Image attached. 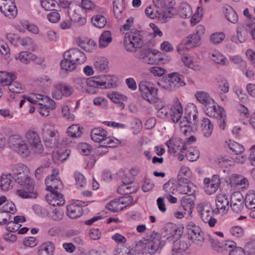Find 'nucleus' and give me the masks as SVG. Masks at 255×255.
<instances>
[{"label": "nucleus", "instance_id": "nucleus-1", "mask_svg": "<svg viewBox=\"0 0 255 255\" xmlns=\"http://www.w3.org/2000/svg\"><path fill=\"white\" fill-rule=\"evenodd\" d=\"M0 187L3 191H8L14 182L24 188L16 190L15 195L23 199H35L38 194L34 189V181L30 176H0Z\"/></svg>", "mask_w": 255, "mask_h": 255}, {"label": "nucleus", "instance_id": "nucleus-2", "mask_svg": "<svg viewBox=\"0 0 255 255\" xmlns=\"http://www.w3.org/2000/svg\"><path fill=\"white\" fill-rule=\"evenodd\" d=\"M75 88L83 93L94 94L98 92L99 87H106L107 76L102 75L98 76L85 78L78 77L73 81Z\"/></svg>", "mask_w": 255, "mask_h": 255}, {"label": "nucleus", "instance_id": "nucleus-3", "mask_svg": "<svg viewBox=\"0 0 255 255\" xmlns=\"http://www.w3.org/2000/svg\"><path fill=\"white\" fill-rule=\"evenodd\" d=\"M164 244V241H161L160 237L157 235H155L153 237H151L149 239L139 241V246L143 255H153Z\"/></svg>", "mask_w": 255, "mask_h": 255}, {"label": "nucleus", "instance_id": "nucleus-4", "mask_svg": "<svg viewBox=\"0 0 255 255\" xmlns=\"http://www.w3.org/2000/svg\"><path fill=\"white\" fill-rule=\"evenodd\" d=\"M142 37L139 31L134 30L127 32L124 38V45L128 51L135 52L142 47Z\"/></svg>", "mask_w": 255, "mask_h": 255}, {"label": "nucleus", "instance_id": "nucleus-5", "mask_svg": "<svg viewBox=\"0 0 255 255\" xmlns=\"http://www.w3.org/2000/svg\"><path fill=\"white\" fill-rule=\"evenodd\" d=\"M142 98L150 104L156 103L158 101V89L154 84L146 81H141L138 85Z\"/></svg>", "mask_w": 255, "mask_h": 255}, {"label": "nucleus", "instance_id": "nucleus-6", "mask_svg": "<svg viewBox=\"0 0 255 255\" xmlns=\"http://www.w3.org/2000/svg\"><path fill=\"white\" fill-rule=\"evenodd\" d=\"M10 146L19 155L26 157L32 153V149L25 139L18 135H13L9 138Z\"/></svg>", "mask_w": 255, "mask_h": 255}, {"label": "nucleus", "instance_id": "nucleus-7", "mask_svg": "<svg viewBox=\"0 0 255 255\" xmlns=\"http://www.w3.org/2000/svg\"><path fill=\"white\" fill-rule=\"evenodd\" d=\"M204 111L209 117L215 118L218 120L220 128L224 129L226 127V115L223 108L219 106L215 101L213 104L204 108Z\"/></svg>", "mask_w": 255, "mask_h": 255}, {"label": "nucleus", "instance_id": "nucleus-8", "mask_svg": "<svg viewBox=\"0 0 255 255\" xmlns=\"http://www.w3.org/2000/svg\"><path fill=\"white\" fill-rule=\"evenodd\" d=\"M185 85V83L182 78V76L178 73L173 72L167 74L163 78L161 86L165 90L172 92L177 90Z\"/></svg>", "mask_w": 255, "mask_h": 255}, {"label": "nucleus", "instance_id": "nucleus-9", "mask_svg": "<svg viewBox=\"0 0 255 255\" xmlns=\"http://www.w3.org/2000/svg\"><path fill=\"white\" fill-rule=\"evenodd\" d=\"M197 210L205 223H207L210 227L215 226L217 220L213 217L214 210L210 203L206 202L201 203L197 205Z\"/></svg>", "mask_w": 255, "mask_h": 255}, {"label": "nucleus", "instance_id": "nucleus-10", "mask_svg": "<svg viewBox=\"0 0 255 255\" xmlns=\"http://www.w3.org/2000/svg\"><path fill=\"white\" fill-rule=\"evenodd\" d=\"M186 228L188 234V237L186 238L198 245H202L205 240V237L200 227L194 222H190L188 223Z\"/></svg>", "mask_w": 255, "mask_h": 255}, {"label": "nucleus", "instance_id": "nucleus-11", "mask_svg": "<svg viewBox=\"0 0 255 255\" xmlns=\"http://www.w3.org/2000/svg\"><path fill=\"white\" fill-rule=\"evenodd\" d=\"M53 87L54 90L52 92V96L56 100H61L63 97H69L74 92L72 86L62 82L54 84Z\"/></svg>", "mask_w": 255, "mask_h": 255}, {"label": "nucleus", "instance_id": "nucleus-12", "mask_svg": "<svg viewBox=\"0 0 255 255\" xmlns=\"http://www.w3.org/2000/svg\"><path fill=\"white\" fill-rule=\"evenodd\" d=\"M24 138L29 146V147L32 149V153L40 154L43 152V146L40 137L36 132L29 131L26 133Z\"/></svg>", "mask_w": 255, "mask_h": 255}, {"label": "nucleus", "instance_id": "nucleus-13", "mask_svg": "<svg viewBox=\"0 0 255 255\" xmlns=\"http://www.w3.org/2000/svg\"><path fill=\"white\" fill-rule=\"evenodd\" d=\"M198 111L196 106L193 103H189L185 109V116L181 120V126H189V124H196L197 120Z\"/></svg>", "mask_w": 255, "mask_h": 255}, {"label": "nucleus", "instance_id": "nucleus-14", "mask_svg": "<svg viewBox=\"0 0 255 255\" xmlns=\"http://www.w3.org/2000/svg\"><path fill=\"white\" fill-rule=\"evenodd\" d=\"M166 145L168 147V151L170 153H185L187 149V145L184 141L180 138H171L167 141Z\"/></svg>", "mask_w": 255, "mask_h": 255}, {"label": "nucleus", "instance_id": "nucleus-15", "mask_svg": "<svg viewBox=\"0 0 255 255\" xmlns=\"http://www.w3.org/2000/svg\"><path fill=\"white\" fill-rule=\"evenodd\" d=\"M0 12L9 18H13L17 15V10L14 0H0Z\"/></svg>", "mask_w": 255, "mask_h": 255}, {"label": "nucleus", "instance_id": "nucleus-16", "mask_svg": "<svg viewBox=\"0 0 255 255\" xmlns=\"http://www.w3.org/2000/svg\"><path fill=\"white\" fill-rule=\"evenodd\" d=\"M89 202L77 201L67 207V215L71 219H76L83 214L82 207L88 205Z\"/></svg>", "mask_w": 255, "mask_h": 255}, {"label": "nucleus", "instance_id": "nucleus-17", "mask_svg": "<svg viewBox=\"0 0 255 255\" xmlns=\"http://www.w3.org/2000/svg\"><path fill=\"white\" fill-rule=\"evenodd\" d=\"M64 56L70 58L76 65L85 63L87 59L85 54L76 48H73L65 51Z\"/></svg>", "mask_w": 255, "mask_h": 255}, {"label": "nucleus", "instance_id": "nucleus-18", "mask_svg": "<svg viewBox=\"0 0 255 255\" xmlns=\"http://www.w3.org/2000/svg\"><path fill=\"white\" fill-rule=\"evenodd\" d=\"M230 202L233 212L239 213L243 209L245 200L243 195L240 192H235L232 194Z\"/></svg>", "mask_w": 255, "mask_h": 255}, {"label": "nucleus", "instance_id": "nucleus-19", "mask_svg": "<svg viewBox=\"0 0 255 255\" xmlns=\"http://www.w3.org/2000/svg\"><path fill=\"white\" fill-rule=\"evenodd\" d=\"M189 241L186 237H181L174 242L172 255H185L186 250L189 247Z\"/></svg>", "mask_w": 255, "mask_h": 255}, {"label": "nucleus", "instance_id": "nucleus-20", "mask_svg": "<svg viewBox=\"0 0 255 255\" xmlns=\"http://www.w3.org/2000/svg\"><path fill=\"white\" fill-rule=\"evenodd\" d=\"M205 192L208 195H211L217 191L220 185L219 176H209L204 179Z\"/></svg>", "mask_w": 255, "mask_h": 255}, {"label": "nucleus", "instance_id": "nucleus-21", "mask_svg": "<svg viewBox=\"0 0 255 255\" xmlns=\"http://www.w3.org/2000/svg\"><path fill=\"white\" fill-rule=\"evenodd\" d=\"M183 108L179 99L177 98L174 100V103L171 106L170 110V115L172 121L177 123L183 119L181 116L183 114Z\"/></svg>", "mask_w": 255, "mask_h": 255}, {"label": "nucleus", "instance_id": "nucleus-22", "mask_svg": "<svg viewBox=\"0 0 255 255\" xmlns=\"http://www.w3.org/2000/svg\"><path fill=\"white\" fill-rule=\"evenodd\" d=\"M26 99L31 104L43 107L51 104V101H52L54 103V109L55 108L56 104L55 102L49 97L42 95L34 94L30 97H27Z\"/></svg>", "mask_w": 255, "mask_h": 255}, {"label": "nucleus", "instance_id": "nucleus-23", "mask_svg": "<svg viewBox=\"0 0 255 255\" xmlns=\"http://www.w3.org/2000/svg\"><path fill=\"white\" fill-rule=\"evenodd\" d=\"M45 199L53 206H62L65 202L63 195L58 191L50 192L46 195Z\"/></svg>", "mask_w": 255, "mask_h": 255}, {"label": "nucleus", "instance_id": "nucleus-24", "mask_svg": "<svg viewBox=\"0 0 255 255\" xmlns=\"http://www.w3.org/2000/svg\"><path fill=\"white\" fill-rule=\"evenodd\" d=\"M216 210L222 214H226L229 209V201L226 194H219L216 199Z\"/></svg>", "mask_w": 255, "mask_h": 255}, {"label": "nucleus", "instance_id": "nucleus-25", "mask_svg": "<svg viewBox=\"0 0 255 255\" xmlns=\"http://www.w3.org/2000/svg\"><path fill=\"white\" fill-rule=\"evenodd\" d=\"M56 176H47L45 179L46 189L50 191H56V190H61L63 185L62 181Z\"/></svg>", "mask_w": 255, "mask_h": 255}, {"label": "nucleus", "instance_id": "nucleus-26", "mask_svg": "<svg viewBox=\"0 0 255 255\" xmlns=\"http://www.w3.org/2000/svg\"><path fill=\"white\" fill-rule=\"evenodd\" d=\"M194 196L185 195L181 200V206L184 211V214L191 215L195 206Z\"/></svg>", "mask_w": 255, "mask_h": 255}, {"label": "nucleus", "instance_id": "nucleus-27", "mask_svg": "<svg viewBox=\"0 0 255 255\" xmlns=\"http://www.w3.org/2000/svg\"><path fill=\"white\" fill-rule=\"evenodd\" d=\"M216 163L221 167L222 168L220 171V174L229 173V167L233 165L234 164V160L233 157L226 156L224 157H220L216 160Z\"/></svg>", "mask_w": 255, "mask_h": 255}, {"label": "nucleus", "instance_id": "nucleus-28", "mask_svg": "<svg viewBox=\"0 0 255 255\" xmlns=\"http://www.w3.org/2000/svg\"><path fill=\"white\" fill-rule=\"evenodd\" d=\"M77 42L79 47L88 52H92L97 46V43L94 40L87 38H79Z\"/></svg>", "mask_w": 255, "mask_h": 255}, {"label": "nucleus", "instance_id": "nucleus-29", "mask_svg": "<svg viewBox=\"0 0 255 255\" xmlns=\"http://www.w3.org/2000/svg\"><path fill=\"white\" fill-rule=\"evenodd\" d=\"M107 135V131L101 128H94L91 131V138L96 142L103 143Z\"/></svg>", "mask_w": 255, "mask_h": 255}, {"label": "nucleus", "instance_id": "nucleus-30", "mask_svg": "<svg viewBox=\"0 0 255 255\" xmlns=\"http://www.w3.org/2000/svg\"><path fill=\"white\" fill-rule=\"evenodd\" d=\"M165 235L168 236L167 239L173 238L177 239L182 234L181 230H178L176 225L169 223L167 224L163 228Z\"/></svg>", "mask_w": 255, "mask_h": 255}, {"label": "nucleus", "instance_id": "nucleus-31", "mask_svg": "<svg viewBox=\"0 0 255 255\" xmlns=\"http://www.w3.org/2000/svg\"><path fill=\"white\" fill-rule=\"evenodd\" d=\"M72 20L79 24L84 25L87 22V14L86 11L82 8H77L74 11L72 15Z\"/></svg>", "mask_w": 255, "mask_h": 255}, {"label": "nucleus", "instance_id": "nucleus-32", "mask_svg": "<svg viewBox=\"0 0 255 255\" xmlns=\"http://www.w3.org/2000/svg\"><path fill=\"white\" fill-rule=\"evenodd\" d=\"M42 136L43 138L59 136V133L55 127L50 124H44L43 126Z\"/></svg>", "mask_w": 255, "mask_h": 255}, {"label": "nucleus", "instance_id": "nucleus-33", "mask_svg": "<svg viewBox=\"0 0 255 255\" xmlns=\"http://www.w3.org/2000/svg\"><path fill=\"white\" fill-rule=\"evenodd\" d=\"M14 58L15 60H19L20 62L27 64L31 60H35L36 56L32 53L27 51H21L18 54H16Z\"/></svg>", "mask_w": 255, "mask_h": 255}, {"label": "nucleus", "instance_id": "nucleus-34", "mask_svg": "<svg viewBox=\"0 0 255 255\" xmlns=\"http://www.w3.org/2000/svg\"><path fill=\"white\" fill-rule=\"evenodd\" d=\"M195 96L197 100L204 106V108L213 104L214 100L205 92H198Z\"/></svg>", "mask_w": 255, "mask_h": 255}, {"label": "nucleus", "instance_id": "nucleus-35", "mask_svg": "<svg viewBox=\"0 0 255 255\" xmlns=\"http://www.w3.org/2000/svg\"><path fill=\"white\" fill-rule=\"evenodd\" d=\"M223 11L228 20L233 23H236L238 21V16L231 6L226 4L223 7Z\"/></svg>", "mask_w": 255, "mask_h": 255}, {"label": "nucleus", "instance_id": "nucleus-36", "mask_svg": "<svg viewBox=\"0 0 255 255\" xmlns=\"http://www.w3.org/2000/svg\"><path fill=\"white\" fill-rule=\"evenodd\" d=\"M64 59L62 60L60 63L61 70L60 73L61 75H62L63 73H64V75H65V72L72 71L77 67L76 64L70 59V58H68L66 57V56H64Z\"/></svg>", "mask_w": 255, "mask_h": 255}, {"label": "nucleus", "instance_id": "nucleus-37", "mask_svg": "<svg viewBox=\"0 0 255 255\" xmlns=\"http://www.w3.org/2000/svg\"><path fill=\"white\" fill-rule=\"evenodd\" d=\"M157 16L161 18L164 21L168 18H171L176 13V10L173 7H168L162 9L157 10Z\"/></svg>", "mask_w": 255, "mask_h": 255}, {"label": "nucleus", "instance_id": "nucleus-38", "mask_svg": "<svg viewBox=\"0 0 255 255\" xmlns=\"http://www.w3.org/2000/svg\"><path fill=\"white\" fill-rule=\"evenodd\" d=\"M12 171V173H8L5 174L2 173L1 175H11L12 174L15 175H18L20 174L27 175L30 173V171L28 167L24 164L21 163L13 166Z\"/></svg>", "mask_w": 255, "mask_h": 255}, {"label": "nucleus", "instance_id": "nucleus-39", "mask_svg": "<svg viewBox=\"0 0 255 255\" xmlns=\"http://www.w3.org/2000/svg\"><path fill=\"white\" fill-rule=\"evenodd\" d=\"M111 32L109 30L104 31L100 35L99 39V46L100 48H105L112 41Z\"/></svg>", "mask_w": 255, "mask_h": 255}, {"label": "nucleus", "instance_id": "nucleus-40", "mask_svg": "<svg viewBox=\"0 0 255 255\" xmlns=\"http://www.w3.org/2000/svg\"><path fill=\"white\" fill-rule=\"evenodd\" d=\"M201 130L206 137H209L212 134L213 130V125L211 121L208 118H203L201 123Z\"/></svg>", "mask_w": 255, "mask_h": 255}, {"label": "nucleus", "instance_id": "nucleus-41", "mask_svg": "<svg viewBox=\"0 0 255 255\" xmlns=\"http://www.w3.org/2000/svg\"><path fill=\"white\" fill-rule=\"evenodd\" d=\"M16 77L13 73L0 71V83L3 86H8V87Z\"/></svg>", "mask_w": 255, "mask_h": 255}, {"label": "nucleus", "instance_id": "nucleus-42", "mask_svg": "<svg viewBox=\"0 0 255 255\" xmlns=\"http://www.w3.org/2000/svg\"><path fill=\"white\" fill-rule=\"evenodd\" d=\"M181 60L185 66L194 70L198 71L201 69L199 65L195 64L194 58L189 54L183 55Z\"/></svg>", "mask_w": 255, "mask_h": 255}, {"label": "nucleus", "instance_id": "nucleus-43", "mask_svg": "<svg viewBox=\"0 0 255 255\" xmlns=\"http://www.w3.org/2000/svg\"><path fill=\"white\" fill-rule=\"evenodd\" d=\"M139 58L148 64H153L156 62L154 56L149 52V50L143 49L140 51Z\"/></svg>", "mask_w": 255, "mask_h": 255}, {"label": "nucleus", "instance_id": "nucleus-44", "mask_svg": "<svg viewBox=\"0 0 255 255\" xmlns=\"http://www.w3.org/2000/svg\"><path fill=\"white\" fill-rule=\"evenodd\" d=\"M54 249V245L52 242L45 243L39 247L38 255H53Z\"/></svg>", "mask_w": 255, "mask_h": 255}, {"label": "nucleus", "instance_id": "nucleus-45", "mask_svg": "<svg viewBox=\"0 0 255 255\" xmlns=\"http://www.w3.org/2000/svg\"><path fill=\"white\" fill-rule=\"evenodd\" d=\"M187 46L191 48L199 46L201 44V37L194 33L190 34L184 39Z\"/></svg>", "mask_w": 255, "mask_h": 255}, {"label": "nucleus", "instance_id": "nucleus-46", "mask_svg": "<svg viewBox=\"0 0 255 255\" xmlns=\"http://www.w3.org/2000/svg\"><path fill=\"white\" fill-rule=\"evenodd\" d=\"M82 127L78 124H74L70 126L67 131L69 136L72 138H78L81 136L82 133Z\"/></svg>", "mask_w": 255, "mask_h": 255}, {"label": "nucleus", "instance_id": "nucleus-47", "mask_svg": "<svg viewBox=\"0 0 255 255\" xmlns=\"http://www.w3.org/2000/svg\"><path fill=\"white\" fill-rule=\"evenodd\" d=\"M92 24L99 28H102L105 26L107 21L106 18L101 14H95L91 17Z\"/></svg>", "mask_w": 255, "mask_h": 255}, {"label": "nucleus", "instance_id": "nucleus-48", "mask_svg": "<svg viewBox=\"0 0 255 255\" xmlns=\"http://www.w3.org/2000/svg\"><path fill=\"white\" fill-rule=\"evenodd\" d=\"M113 9L115 15L118 19L122 18V13L125 9L124 0H114Z\"/></svg>", "mask_w": 255, "mask_h": 255}, {"label": "nucleus", "instance_id": "nucleus-49", "mask_svg": "<svg viewBox=\"0 0 255 255\" xmlns=\"http://www.w3.org/2000/svg\"><path fill=\"white\" fill-rule=\"evenodd\" d=\"M179 13L183 18H186L192 16V10L190 5L187 2L181 3L179 7Z\"/></svg>", "mask_w": 255, "mask_h": 255}, {"label": "nucleus", "instance_id": "nucleus-50", "mask_svg": "<svg viewBox=\"0 0 255 255\" xmlns=\"http://www.w3.org/2000/svg\"><path fill=\"white\" fill-rule=\"evenodd\" d=\"M212 60L221 65H227L229 63L227 58L218 51H214L211 54Z\"/></svg>", "mask_w": 255, "mask_h": 255}, {"label": "nucleus", "instance_id": "nucleus-51", "mask_svg": "<svg viewBox=\"0 0 255 255\" xmlns=\"http://www.w3.org/2000/svg\"><path fill=\"white\" fill-rule=\"evenodd\" d=\"M246 207L249 209L255 208V191H250L244 199Z\"/></svg>", "mask_w": 255, "mask_h": 255}, {"label": "nucleus", "instance_id": "nucleus-52", "mask_svg": "<svg viewBox=\"0 0 255 255\" xmlns=\"http://www.w3.org/2000/svg\"><path fill=\"white\" fill-rule=\"evenodd\" d=\"M108 63L107 59L105 57H98L96 59L94 66L97 71L101 72L107 68Z\"/></svg>", "mask_w": 255, "mask_h": 255}, {"label": "nucleus", "instance_id": "nucleus-53", "mask_svg": "<svg viewBox=\"0 0 255 255\" xmlns=\"http://www.w3.org/2000/svg\"><path fill=\"white\" fill-rule=\"evenodd\" d=\"M108 97L114 103H121L127 100V96L119 92H112L108 95Z\"/></svg>", "mask_w": 255, "mask_h": 255}, {"label": "nucleus", "instance_id": "nucleus-54", "mask_svg": "<svg viewBox=\"0 0 255 255\" xmlns=\"http://www.w3.org/2000/svg\"><path fill=\"white\" fill-rule=\"evenodd\" d=\"M8 88L10 92L15 93H21L24 91V87L21 83L17 81L12 82Z\"/></svg>", "mask_w": 255, "mask_h": 255}, {"label": "nucleus", "instance_id": "nucleus-55", "mask_svg": "<svg viewBox=\"0 0 255 255\" xmlns=\"http://www.w3.org/2000/svg\"><path fill=\"white\" fill-rule=\"evenodd\" d=\"M228 146L230 149L236 154H241L243 152L244 150V148L243 145L234 141H230Z\"/></svg>", "mask_w": 255, "mask_h": 255}, {"label": "nucleus", "instance_id": "nucleus-56", "mask_svg": "<svg viewBox=\"0 0 255 255\" xmlns=\"http://www.w3.org/2000/svg\"><path fill=\"white\" fill-rule=\"evenodd\" d=\"M40 4L46 10H53L55 9L57 3L54 0H41Z\"/></svg>", "mask_w": 255, "mask_h": 255}, {"label": "nucleus", "instance_id": "nucleus-57", "mask_svg": "<svg viewBox=\"0 0 255 255\" xmlns=\"http://www.w3.org/2000/svg\"><path fill=\"white\" fill-rule=\"evenodd\" d=\"M20 43L22 46H27L29 50L32 51L36 46L34 40L29 37H25L21 39Z\"/></svg>", "mask_w": 255, "mask_h": 255}, {"label": "nucleus", "instance_id": "nucleus-58", "mask_svg": "<svg viewBox=\"0 0 255 255\" xmlns=\"http://www.w3.org/2000/svg\"><path fill=\"white\" fill-rule=\"evenodd\" d=\"M243 176H234L233 184L237 186H240L241 188H246L249 186V181L246 178Z\"/></svg>", "mask_w": 255, "mask_h": 255}, {"label": "nucleus", "instance_id": "nucleus-59", "mask_svg": "<svg viewBox=\"0 0 255 255\" xmlns=\"http://www.w3.org/2000/svg\"><path fill=\"white\" fill-rule=\"evenodd\" d=\"M200 152L198 149L192 148L186 152L185 156L188 160L190 161H196L199 157Z\"/></svg>", "mask_w": 255, "mask_h": 255}, {"label": "nucleus", "instance_id": "nucleus-60", "mask_svg": "<svg viewBox=\"0 0 255 255\" xmlns=\"http://www.w3.org/2000/svg\"><path fill=\"white\" fill-rule=\"evenodd\" d=\"M51 105L50 104L48 105H46V107L38 106V111L41 116L44 117L49 116L50 110L54 109V103L52 101H51Z\"/></svg>", "mask_w": 255, "mask_h": 255}, {"label": "nucleus", "instance_id": "nucleus-61", "mask_svg": "<svg viewBox=\"0 0 255 255\" xmlns=\"http://www.w3.org/2000/svg\"><path fill=\"white\" fill-rule=\"evenodd\" d=\"M120 141L117 138L114 137H111L107 136V137L106 138L102 146L109 147H114L117 146V145L120 144Z\"/></svg>", "mask_w": 255, "mask_h": 255}, {"label": "nucleus", "instance_id": "nucleus-62", "mask_svg": "<svg viewBox=\"0 0 255 255\" xmlns=\"http://www.w3.org/2000/svg\"><path fill=\"white\" fill-rule=\"evenodd\" d=\"M0 211L6 212L9 214H14L16 211V209L13 203L10 201H7Z\"/></svg>", "mask_w": 255, "mask_h": 255}, {"label": "nucleus", "instance_id": "nucleus-63", "mask_svg": "<svg viewBox=\"0 0 255 255\" xmlns=\"http://www.w3.org/2000/svg\"><path fill=\"white\" fill-rule=\"evenodd\" d=\"M45 145L50 148H54L58 146L59 136L55 137H50L47 138H43Z\"/></svg>", "mask_w": 255, "mask_h": 255}, {"label": "nucleus", "instance_id": "nucleus-64", "mask_svg": "<svg viewBox=\"0 0 255 255\" xmlns=\"http://www.w3.org/2000/svg\"><path fill=\"white\" fill-rule=\"evenodd\" d=\"M120 203L119 200L115 199L111 201L106 205V208L114 213L118 212L123 210V207H119Z\"/></svg>", "mask_w": 255, "mask_h": 255}]
</instances>
